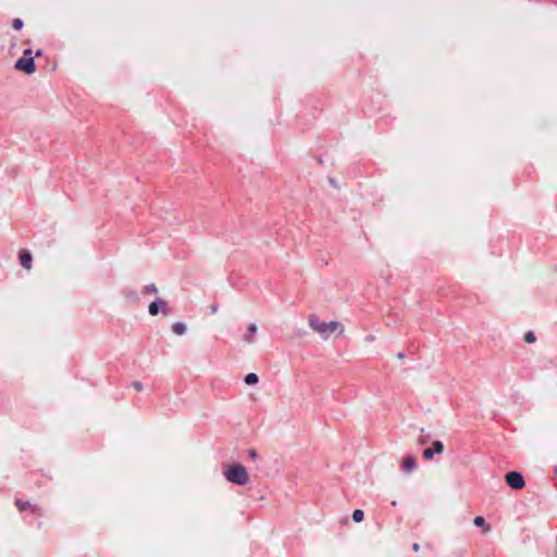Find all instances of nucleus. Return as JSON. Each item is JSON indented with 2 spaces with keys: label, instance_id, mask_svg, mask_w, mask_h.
<instances>
[{
  "label": "nucleus",
  "instance_id": "39448f33",
  "mask_svg": "<svg viewBox=\"0 0 557 557\" xmlns=\"http://www.w3.org/2000/svg\"><path fill=\"white\" fill-rule=\"evenodd\" d=\"M160 308L163 309V314H168L166 302L163 299H158L149 305V313L151 315H157L159 313Z\"/></svg>",
  "mask_w": 557,
  "mask_h": 557
},
{
  "label": "nucleus",
  "instance_id": "a211bd4d",
  "mask_svg": "<svg viewBox=\"0 0 557 557\" xmlns=\"http://www.w3.org/2000/svg\"><path fill=\"white\" fill-rule=\"evenodd\" d=\"M133 387L138 392L143 391V384L139 381L133 382Z\"/></svg>",
  "mask_w": 557,
  "mask_h": 557
},
{
  "label": "nucleus",
  "instance_id": "2eb2a0df",
  "mask_svg": "<svg viewBox=\"0 0 557 557\" xmlns=\"http://www.w3.org/2000/svg\"><path fill=\"white\" fill-rule=\"evenodd\" d=\"M12 27H13L14 29H16V30L22 29V27H23V21H22L21 18H14V20L12 21Z\"/></svg>",
  "mask_w": 557,
  "mask_h": 557
},
{
  "label": "nucleus",
  "instance_id": "bb28decb",
  "mask_svg": "<svg viewBox=\"0 0 557 557\" xmlns=\"http://www.w3.org/2000/svg\"><path fill=\"white\" fill-rule=\"evenodd\" d=\"M555 473L557 474V467H556V469H555Z\"/></svg>",
  "mask_w": 557,
  "mask_h": 557
},
{
  "label": "nucleus",
  "instance_id": "7ed1b4c3",
  "mask_svg": "<svg viewBox=\"0 0 557 557\" xmlns=\"http://www.w3.org/2000/svg\"><path fill=\"white\" fill-rule=\"evenodd\" d=\"M506 483L513 490H521L524 487V479L520 472L510 471L505 475Z\"/></svg>",
  "mask_w": 557,
  "mask_h": 557
},
{
  "label": "nucleus",
  "instance_id": "393cba45",
  "mask_svg": "<svg viewBox=\"0 0 557 557\" xmlns=\"http://www.w3.org/2000/svg\"><path fill=\"white\" fill-rule=\"evenodd\" d=\"M398 358L404 359L405 358L404 354L403 352L398 354Z\"/></svg>",
  "mask_w": 557,
  "mask_h": 557
},
{
  "label": "nucleus",
  "instance_id": "9d476101",
  "mask_svg": "<svg viewBox=\"0 0 557 557\" xmlns=\"http://www.w3.org/2000/svg\"><path fill=\"white\" fill-rule=\"evenodd\" d=\"M172 331L176 335H183L186 332V325L182 322H176L172 325Z\"/></svg>",
  "mask_w": 557,
  "mask_h": 557
},
{
  "label": "nucleus",
  "instance_id": "6ab92c4d",
  "mask_svg": "<svg viewBox=\"0 0 557 557\" xmlns=\"http://www.w3.org/2000/svg\"><path fill=\"white\" fill-rule=\"evenodd\" d=\"M257 330H258V327H257V325H256V324H250V325L248 326V332H249V333H256V332H257Z\"/></svg>",
  "mask_w": 557,
  "mask_h": 557
},
{
  "label": "nucleus",
  "instance_id": "1a4fd4ad",
  "mask_svg": "<svg viewBox=\"0 0 557 557\" xmlns=\"http://www.w3.org/2000/svg\"><path fill=\"white\" fill-rule=\"evenodd\" d=\"M474 525L482 528L483 533H488L491 531V527L485 522V519L482 516H478L473 520Z\"/></svg>",
  "mask_w": 557,
  "mask_h": 557
},
{
  "label": "nucleus",
  "instance_id": "aec40b11",
  "mask_svg": "<svg viewBox=\"0 0 557 557\" xmlns=\"http://www.w3.org/2000/svg\"><path fill=\"white\" fill-rule=\"evenodd\" d=\"M23 57H33V52H32V50H30V49H26V50H24V52H23Z\"/></svg>",
  "mask_w": 557,
  "mask_h": 557
},
{
  "label": "nucleus",
  "instance_id": "4468645a",
  "mask_svg": "<svg viewBox=\"0 0 557 557\" xmlns=\"http://www.w3.org/2000/svg\"><path fill=\"white\" fill-rule=\"evenodd\" d=\"M524 341L529 344H532L536 341V337L533 332H527L524 334Z\"/></svg>",
  "mask_w": 557,
  "mask_h": 557
},
{
  "label": "nucleus",
  "instance_id": "f03ea898",
  "mask_svg": "<svg viewBox=\"0 0 557 557\" xmlns=\"http://www.w3.org/2000/svg\"><path fill=\"white\" fill-rule=\"evenodd\" d=\"M224 478L237 485H246L249 482L247 469L240 463L228 465L223 469Z\"/></svg>",
  "mask_w": 557,
  "mask_h": 557
},
{
  "label": "nucleus",
  "instance_id": "f257e3e1",
  "mask_svg": "<svg viewBox=\"0 0 557 557\" xmlns=\"http://www.w3.org/2000/svg\"><path fill=\"white\" fill-rule=\"evenodd\" d=\"M309 326L323 339H327L333 333L341 335L345 330L342 323L337 321L323 322L314 314L309 317Z\"/></svg>",
  "mask_w": 557,
  "mask_h": 557
},
{
  "label": "nucleus",
  "instance_id": "f8f14e48",
  "mask_svg": "<svg viewBox=\"0 0 557 557\" xmlns=\"http://www.w3.org/2000/svg\"><path fill=\"white\" fill-rule=\"evenodd\" d=\"M431 448L436 454H442L444 451V445H443V443L441 441H434L432 443V447Z\"/></svg>",
  "mask_w": 557,
  "mask_h": 557
},
{
  "label": "nucleus",
  "instance_id": "a878e982",
  "mask_svg": "<svg viewBox=\"0 0 557 557\" xmlns=\"http://www.w3.org/2000/svg\"><path fill=\"white\" fill-rule=\"evenodd\" d=\"M36 55H37V57L41 55V50H37V51H36Z\"/></svg>",
  "mask_w": 557,
  "mask_h": 557
},
{
  "label": "nucleus",
  "instance_id": "b1692460",
  "mask_svg": "<svg viewBox=\"0 0 557 557\" xmlns=\"http://www.w3.org/2000/svg\"><path fill=\"white\" fill-rule=\"evenodd\" d=\"M216 310H218V307L215 305L212 306V312L214 313V312H216Z\"/></svg>",
  "mask_w": 557,
  "mask_h": 557
},
{
  "label": "nucleus",
  "instance_id": "20e7f679",
  "mask_svg": "<svg viewBox=\"0 0 557 557\" xmlns=\"http://www.w3.org/2000/svg\"><path fill=\"white\" fill-rule=\"evenodd\" d=\"M15 69L26 74H33L36 71L34 57H22L15 63Z\"/></svg>",
  "mask_w": 557,
  "mask_h": 557
},
{
  "label": "nucleus",
  "instance_id": "9b49d317",
  "mask_svg": "<svg viewBox=\"0 0 557 557\" xmlns=\"http://www.w3.org/2000/svg\"><path fill=\"white\" fill-rule=\"evenodd\" d=\"M259 381V377L256 373H249L245 376V383L247 385H255Z\"/></svg>",
  "mask_w": 557,
  "mask_h": 557
},
{
  "label": "nucleus",
  "instance_id": "412c9836",
  "mask_svg": "<svg viewBox=\"0 0 557 557\" xmlns=\"http://www.w3.org/2000/svg\"><path fill=\"white\" fill-rule=\"evenodd\" d=\"M244 339H245V342H247V343H249V344L253 342V338H252L250 335H246V336L244 337Z\"/></svg>",
  "mask_w": 557,
  "mask_h": 557
},
{
  "label": "nucleus",
  "instance_id": "ddd939ff",
  "mask_svg": "<svg viewBox=\"0 0 557 557\" xmlns=\"http://www.w3.org/2000/svg\"><path fill=\"white\" fill-rule=\"evenodd\" d=\"M364 518V513L361 509H356L354 512H352V519L355 522H361Z\"/></svg>",
  "mask_w": 557,
  "mask_h": 557
},
{
  "label": "nucleus",
  "instance_id": "f3484780",
  "mask_svg": "<svg viewBox=\"0 0 557 557\" xmlns=\"http://www.w3.org/2000/svg\"><path fill=\"white\" fill-rule=\"evenodd\" d=\"M157 292H158V289H157L156 285H153V284L148 285V286L145 287V293H152V294H154Z\"/></svg>",
  "mask_w": 557,
  "mask_h": 557
},
{
  "label": "nucleus",
  "instance_id": "4be33fe9",
  "mask_svg": "<svg viewBox=\"0 0 557 557\" xmlns=\"http://www.w3.org/2000/svg\"><path fill=\"white\" fill-rule=\"evenodd\" d=\"M249 456H250L251 458H256V457H257V453H256V450H253V449L249 450Z\"/></svg>",
  "mask_w": 557,
  "mask_h": 557
},
{
  "label": "nucleus",
  "instance_id": "dca6fc26",
  "mask_svg": "<svg viewBox=\"0 0 557 557\" xmlns=\"http://www.w3.org/2000/svg\"><path fill=\"white\" fill-rule=\"evenodd\" d=\"M433 456H434V451H433V449H432L431 447L425 448V449L423 450V457H424L425 459H432V458H433Z\"/></svg>",
  "mask_w": 557,
  "mask_h": 557
},
{
  "label": "nucleus",
  "instance_id": "6e6552de",
  "mask_svg": "<svg viewBox=\"0 0 557 557\" xmlns=\"http://www.w3.org/2000/svg\"><path fill=\"white\" fill-rule=\"evenodd\" d=\"M416 467H417V461H416V458L413 456H408L401 462V469L405 472H411V471H413L416 469Z\"/></svg>",
  "mask_w": 557,
  "mask_h": 557
},
{
  "label": "nucleus",
  "instance_id": "5701e85b",
  "mask_svg": "<svg viewBox=\"0 0 557 557\" xmlns=\"http://www.w3.org/2000/svg\"><path fill=\"white\" fill-rule=\"evenodd\" d=\"M412 549H413L414 552H419V549H420V545H419L418 543H414V544L412 545Z\"/></svg>",
  "mask_w": 557,
  "mask_h": 557
},
{
  "label": "nucleus",
  "instance_id": "423d86ee",
  "mask_svg": "<svg viewBox=\"0 0 557 557\" xmlns=\"http://www.w3.org/2000/svg\"><path fill=\"white\" fill-rule=\"evenodd\" d=\"M15 506L18 509V511H24L26 509H30L34 513H38V515L41 513L40 512L41 510H40V508L38 506L32 505L30 503L24 502L22 499H16L15 500Z\"/></svg>",
  "mask_w": 557,
  "mask_h": 557
},
{
  "label": "nucleus",
  "instance_id": "0eeeda50",
  "mask_svg": "<svg viewBox=\"0 0 557 557\" xmlns=\"http://www.w3.org/2000/svg\"><path fill=\"white\" fill-rule=\"evenodd\" d=\"M32 255L28 250L23 249L20 251V262L26 270L32 269Z\"/></svg>",
  "mask_w": 557,
  "mask_h": 557
}]
</instances>
